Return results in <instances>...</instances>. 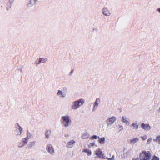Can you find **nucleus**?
I'll return each mask as SVG.
<instances>
[{
    "mask_svg": "<svg viewBox=\"0 0 160 160\" xmlns=\"http://www.w3.org/2000/svg\"><path fill=\"white\" fill-rule=\"evenodd\" d=\"M62 125L65 128H68L72 124L71 118L67 115L62 117L61 119Z\"/></svg>",
    "mask_w": 160,
    "mask_h": 160,
    "instance_id": "f257e3e1",
    "label": "nucleus"
},
{
    "mask_svg": "<svg viewBox=\"0 0 160 160\" xmlns=\"http://www.w3.org/2000/svg\"><path fill=\"white\" fill-rule=\"evenodd\" d=\"M85 102L83 99H79L73 101L71 105V108L73 110H76L79 107L82 105Z\"/></svg>",
    "mask_w": 160,
    "mask_h": 160,
    "instance_id": "f03ea898",
    "label": "nucleus"
},
{
    "mask_svg": "<svg viewBox=\"0 0 160 160\" xmlns=\"http://www.w3.org/2000/svg\"><path fill=\"white\" fill-rule=\"evenodd\" d=\"M151 154L149 151H145L141 152L140 154V158L141 160H149L151 158Z\"/></svg>",
    "mask_w": 160,
    "mask_h": 160,
    "instance_id": "7ed1b4c3",
    "label": "nucleus"
},
{
    "mask_svg": "<svg viewBox=\"0 0 160 160\" xmlns=\"http://www.w3.org/2000/svg\"><path fill=\"white\" fill-rule=\"evenodd\" d=\"M33 135L28 130L27 131V136L25 138H22V142L24 144H27L29 140L32 137Z\"/></svg>",
    "mask_w": 160,
    "mask_h": 160,
    "instance_id": "20e7f679",
    "label": "nucleus"
},
{
    "mask_svg": "<svg viewBox=\"0 0 160 160\" xmlns=\"http://www.w3.org/2000/svg\"><path fill=\"white\" fill-rule=\"evenodd\" d=\"M116 120V118L114 116H112L108 119L106 121L107 127L112 125Z\"/></svg>",
    "mask_w": 160,
    "mask_h": 160,
    "instance_id": "39448f33",
    "label": "nucleus"
},
{
    "mask_svg": "<svg viewBox=\"0 0 160 160\" xmlns=\"http://www.w3.org/2000/svg\"><path fill=\"white\" fill-rule=\"evenodd\" d=\"M16 134L17 135H20L22 133V128L20 126L18 123L16 125Z\"/></svg>",
    "mask_w": 160,
    "mask_h": 160,
    "instance_id": "423d86ee",
    "label": "nucleus"
},
{
    "mask_svg": "<svg viewBox=\"0 0 160 160\" xmlns=\"http://www.w3.org/2000/svg\"><path fill=\"white\" fill-rule=\"evenodd\" d=\"M100 98H97L93 104V106L92 109V112H94L96 110V109L98 108L99 106V104H100Z\"/></svg>",
    "mask_w": 160,
    "mask_h": 160,
    "instance_id": "0eeeda50",
    "label": "nucleus"
},
{
    "mask_svg": "<svg viewBox=\"0 0 160 160\" xmlns=\"http://www.w3.org/2000/svg\"><path fill=\"white\" fill-rule=\"evenodd\" d=\"M47 151L52 155H53L55 154L54 149L52 145H48L47 146Z\"/></svg>",
    "mask_w": 160,
    "mask_h": 160,
    "instance_id": "6e6552de",
    "label": "nucleus"
},
{
    "mask_svg": "<svg viewBox=\"0 0 160 160\" xmlns=\"http://www.w3.org/2000/svg\"><path fill=\"white\" fill-rule=\"evenodd\" d=\"M58 96L61 99L64 98L66 96V93L64 92H63V91L61 90H58L57 93Z\"/></svg>",
    "mask_w": 160,
    "mask_h": 160,
    "instance_id": "1a4fd4ad",
    "label": "nucleus"
},
{
    "mask_svg": "<svg viewBox=\"0 0 160 160\" xmlns=\"http://www.w3.org/2000/svg\"><path fill=\"white\" fill-rule=\"evenodd\" d=\"M47 61L46 58H40L37 59L35 61V64L37 66L41 63H45Z\"/></svg>",
    "mask_w": 160,
    "mask_h": 160,
    "instance_id": "9d476101",
    "label": "nucleus"
},
{
    "mask_svg": "<svg viewBox=\"0 0 160 160\" xmlns=\"http://www.w3.org/2000/svg\"><path fill=\"white\" fill-rule=\"evenodd\" d=\"M102 12L103 15L106 16H109L111 13L110 11L107 8H103L102 10Z\"/></svg>",
    "mask_w": 160,
    "mask_h": 160,
    "instance_id": "9b49d317",
    "label": "nucleus"
},
{
    "mask_svg": "<svg viewBox=\"0 0 160 160\" xmlns=\"http://www.w3.org/2000/svg\"><path fill=\"white\" fill-rule=\"evenodd\" d=\"M75 141L73 140H71L68 142L66 147L69 148H72L75 145Z\"/></svg>",
    "mask_w": 160,
    "mask_h": 160,
    "instance_id": "f8f14e48",
    "label": "nucleus"
},
{
    "mask_svg": "<svg viewBox=\"0 0 160 160\" xmlns=\"http://www.w3.org/2000/svg\"><path fill=\"white\" fill-rule=\"evenodd\" d=\"M141 126L142 128L145 131H148L151 129V127L149 124H145L142 123Z\"/></svg>",
    "mask_w": 160,
    "mask_h": 160,
    "instance_id": "ddd939ff",
    "label": "nucleus"
},
{
    "mask_svg": "<svg viewBox=\"0 0 160 160\" xmlns=\"http://www.w3.org/2000/svg\"><path fill=\"white\" fill-rule=\"evenodd\" d=\"M36 141L35 140H32L29 142L27 145V148L30 149L34 147L35 145Z\"/></svg>",
    "mask_w": 160,
    "mask_h": 160,
    "instance_id": "4468645a",
    "label": "nucleus"
},
{
    "mask_svg": "<svg viewBox=\"0 0 160 160\" xmlns=\"http://www.w3.org/2000/svg\"><path fill=\"white\" fill-rule=\"evenodd\" d=\"M38 2V0H30L29 3L27 4V6L29 7L36 5Z\"/></svg>",
    "mask_w": 160,
    "mask_h": 160,
    "instance_id": "2eb2a0df",
    "label": "nucleus"
},
{
    "mask_svg": "<svg viewBox=\"0 0 160 160\" xmlns=\"http://www.w3.org/2000/svg\"><path fill=\"white\" fill-rule=\"evenodd\" d=\"M121 121L125 123L126 125L128 126L130 124L129 119L126 117H122Z\"/></svg>",
    "mask_w": 160,
    "mask_h": 160,
    "instance_id": "dca6fc26",
    "label": "nucleus"
},
{
    "mask_svg": "<svg viewBox=\"0 0 160 160\" xmlns=\"http://www.w3.org/2000/svg\"><path fill=\"white\" fill-rule=\"evenodd\" d=\"M139 141V139L138 138H134L132 139H131L129 141V143L134 145L135 144L138 142Z\"/></svg>",
    "mask_w": 160,
    "mask_h": 160,
    "instance_id": "f3484780",
    "label": "nucleus"
},
{
    "mask_svg": "<svg viewBox=\"0 0 160 160\" xmlns=\"http://www.w3.org/2000/svg\"><path fill=\"white\" fill-rule=\"evenodd\" d=\"M95 154L99 158H102L103 154L102 152L100 150V149H98L95 151Z\"/></svg>",
    "mask_w": 160,
    "mask_h": 160,
    "instance_id": "a211bd4d",
    "label": "nucleus"
},
{
    "mask_svg": "<svg viewBox=\"0 0 160 160\" xmlns=\"http://www.w3.org/2000/svg\"><path fill=\"white\" fill-rule=\"evenodd\" d=\"M131 126L132 129L137 130L138 129L139 125L136 122L132 123L131 125Z\"/></svg>",
    "mask_w": 160,
    "mask_h": 160,
    "instance_id": "6ab92c4d",
    "label": "nucleus"
},
{
    "mask_svg": "<svg viewBox=\"0 0 160 160\" xmlns=\"http://www.w3.org/2000/svg\"><path fill=\"white\" fill-rule=\"evenodd\" d=\"M51 130H47L45 133V138L46 139H48L51 135Z\"/></svg>",
    "mask_w": 160,
    "mask_h": 160,
    "instance_id": "aec40b11",
    "label": "nucleus"
},
{
    "mask_svg": "<svg viewBox=\"0 0 160 160\" xmlns=\"http://www.w3.org/2000/svg\"><path fill=\"white\" fill-rule=\"evenodd\" d=\"M89 137V135L87 132L84 133L82 136V139H86L88 138Z\"/></svg>",
    "mask_w": 160,
    "mask_h": 160,
    "instance_id": "412c9836",
    "label": "nucleus"
},
{
    "mask_svg": "<svg viewBox=\"0 0 160 160\" xmlns=\"http://www.w3.org/2000/svg\"><path fill=\"white\" fill-rule=\"evenodd\" d=\"M99 140L98 142L101 144H103L105 143V138L103 137L100 138L99 137H98Z\"/></svg>",
    "mask_w": 160,
    "mask_h": 160,
    "instance_id": "4be33fe9",
    "label": "nucleus"
},
{
    "mask_svg": "<svg viewBox=\"0 0 160 160\" xmlns=\"http://www.w3.org/2000/svg\"><path fill=\"white\" fill-rule=\"evenodd\" d=\"M153 140L158 142V144H160V135L158 136L156 138L154 139Z\"/></svg>",
    "mask_w": 160,
    "mask_h": 160,
    "instance_id": "5701e85b",
    "label": "nucleus"
},
{
    "mask_svg": "<svg viewBox=\"0 0 160 160\" xmlns=\"http://www.w3.org/2000/svg\"><path fill=\"white\" fill-rule=\"evenodd\" d=\"M83 152H85L87 153L88 155H90L92 154V152L91 151L87 149H84L83 150Z\"/></svg>",
    "mask_w": 160,
    "mask_h": 160,
    "instance_id": "b1692460",
    "label": "nucleus"
},
{
    "mask_svg": "<svg viewBox=\"0 0 160 160\" xmlns=\"http://www.w3.org/2000/svg\"><path fill=\"white\" fill-rule=\"evenodd\" d=\"M13 3H10L9 2H8V3L7 4L6 6V9L7 10H8L9 9L11 8L12 5Z\"/></svg>",
    "mask_w": 160,
    "mask_h": 160,
    "instance_id": "393cba45",
    "label": "nucleus"
},
{
    "mask_svg": "<svg viewBox=\"0 0 160 160\" xmlns=\"http://www.w3.org/2000/svg\"><path fill=\"white\" fill-rule=\"evenodd\" d=\"M36 130L35 127H32L30 128V131H29L33 135L32 133L34 132Z\"/></svg>",
    "mask_w": 160,
    "mask_h": 160,
    "instance_id": "a878e982",
    "label": "nucleus"
},
{
    "mask_svg": "<svg viewBox=\"0 0 160 160\" xmlns=\"http://www.w3.org/2000/svg\"><path fill=\"white\" fill-rule=\"evenodd\" d=\"M94 146H97L96 145H95V144L94 143H90L88 145V147L89 148H91V147H93Z\"/></svg>",
    "mask_w": 160,
    "mask_h": 160,
    "instance_id": "bb28decb",
    "label": "nucleus"
},
{
    "mask_svg": "<svg viewBox=\"0 0 160 160\" xmlns=\"http://www.w3.org/2000/svg\"><path fill=\"white\" fill-rule=\"evenodd\" d=\"M152 141V138H148L147 140V144H150L151 142Z\"/></svg>",
    "mask_w": 160,
    "mask_h": 160,
    "instance_id": "cd10ccee",
    "label": "nucleus"
},
{
    "mask_svg": "<svg viewBox=\"0 0 160 160\" xmlns=\"http://www.w3.org/2000/svg\"><path fill=\"white\" fill-rule=\"evenodd\" d=\"M97 138V136L96 135H94L90 137V138L92 139H96Z\"/></svg>",
    "mask_w": 160,
    "mask_h": 160,
    "instance_id": "c85d7f7f",
    "label": "nucleus"
},
{
    "mask_svg": "<svg viewBox=\"0 0 160 160\" xmlns=\"http://www.w3.org/2000/svg\"><path fill=\"white\" fill-rule=\"evenodd\" d=\"M118 129H119L120 131L122 130L123 129V127L122 126L118 125Z\"/></svg>",
    "mask_w": 160,
    "mask_h": 160,
    "instance_id": "c756f323",
    "label": "nucleus"
},
{
    "mask_svg": "<svg viewBox=\"0 0 160 160\" xmlns=\"http://www.w3.org/2000/svg\"><path fill=\"white\" fill-rule=\"evenodd\" d=\"M73 72H74V69H73L72 70L70 71V72L69 73L68 75L70 76L72 75V74H73Z\"/></svg>",
    "mask_w": 160,
    "mask_h": 160,
    "instance_id": "7c9ffc66",
    "label": "nucleus"
},
{
    "mask_svg": "<svg viewBox=\"0 0 160 160\" xmlns=\"http://www.w3.org/2000/svg\"><path fill=\"white\" fill-rule=\"evenodd\" d=\"M141 138L143 140H145L147 139V136L146 135H145L143 136H141Z\"/></svg>",
    "mask_w": 160,
    "mask_h": 160,
    "instance_id": "2f4dec72",
    "label": "nucleus"
},
{
    "mask_svg": "<svg viewBox=\"0 0 160 160\" xmlns=\"http://www.w3.org/2000/svg\"><path fill=\"white\" fill-rule=\"evenodd\" d=\"M153 159L154 160H159V158L156 156H154Z\"/></svg>",
    "mask_w": 160,
    "mask_h": 160,
    "instance_id": "473e14b6",
    "label": "nucleus"
},
{
    "mask_svg": "<svg viewBox=\"0 0 160 160\" xmlns=\"http://www.w3.org/2000/svg\"><path fill=\"white\" fill-rule=\"evenodd\" d=\"M15 0H9V2L12 3H13Z\"/></svg>",
    "mask_w": 160,
    "mask_h": 160,
    "instance_id": "72a5a7b5",
    "label": "nucleus"
},
{
    "mask_svg": "<svg viewBox=\"0 0 160 160\" xmlns=\"http://www.w3.org/2000/svg\"><path fill=\"white\" fill-rule=\"evenodd\" d=\"M108 160H114L112 158H108V157H106V158Z\"/></svg>",
    "mask_w": 160,
    "mask_h": 160,
    "instance_id": "f704fd0d",
    "label": "nucleus"
},
{
    "mask_svg": "<svg viewBox=\"0 0 160 160\" xmlns=\"http://www.w3.org/2000/svg\"><path fill=\"white\" fill-rule=\"evenodd\" d=\"M64 136H65V137L66 138H67L69 136V135L67 134H65V135Z\"/></svg>",
    "mask_w": 160,
    "mask_h": 160,
    "instance_id": "c9c22d12",
    "label": "nucleus"
},
{
    "mask_svg": "<svg viewBox=\"0 0 160 160\" xmlns=\"http://www.w3.org/2000/svg\"><path fill=\"white\" fill-rule=\"evenodd\" d=\"M157 11H158L160 13V8H158L157 9Z\"/></svg>",
    "mask_w": 160,
    "mask_h": 160,
    "instance_id": "e433bc0d",
    "label": "nucleus"
},
{
    "mask_svg": "<svg viewBox=\"0 0 160 160\" xmlns=\"http://www.w3.org/2000/svg\"><path fill=\"white\" fill-rule=\"evenodd\" d=\"M111 158H112L114 160H115V159H114V155H112V156Z\"/></svg>",
    "mask_w": 160,
    "mask_h": 160,
    "instance_id": "4c0bfd02",
    "label": "nucleus"
},
{
    "mask_svg": "<svg viewBox=\"0 0 160 160\" xmlns=\"http://www.w3.org/2000/svg\"><path fill=\"white\" fill-rule=\"evenodd\" d=\"M63 89L64 90H67V88L66 87L63 88Z\"/></svg>",
    "mask_w": 160,
    "mask_h": 160,
    "instance_id": "58836bf2",
    "label": "nucleus"
},
{
    "mask_svg": "<svg viewBox=\"0 0 160 160\" xmlns=\"http://www.w3.org/2000/svg\"><path fill=\"white\" fill-rule=\"evenodd\" d=\"M133 160H139V158H136L134 160V159H133Z\"/></svg>",
    "mask_w": 160,
    "mask_h": 160,
    "instance_id": "ea45409f",
    "label": "nucleus"
},
{
    "mask_svg": "<svg viewBox=\"0 0 160 160\" xmlns=\"http://www.w3.org/2000/svg\"><path fill=\"white\" fill-rule=\"evenodd\" d=\"M158 111L160 112V108L158 109Z\"/></svg>",
    "mask_w": 160,
    "mask_h": 160,
    "instance_id": "a19ab883",
    "label": "nucleus"
},
{
    "mask_svg": "<svg viewBox=\"0 0 160 160\" xmlns=\"http://www.w3.org/2000/svg\"><path fill=\"white\" fill-rule=\"evenodd\" d=\"M126 154H127V153H125L124 154V155L125 156V155Z\"/></svg>",
    "mask_w": 160,
    "mask_h": 160,
    "instance_id": "79ce46f5",
    "label": "nucleus"
},
{
    "mask_svg": "<svg viewBox=\"0 0 160 160\" xmlns=\"http://www.w3.org/2000/svg\"><path fill=\"white\" fill-rule=\"evenodd\" d=\"M151 160H154V159H152Z\"/></svg>",
    "mask_w": 160,
    "mask_h": 160,
    "instance_id": "37998d69",
    "label": "nucleus"
}]
</instances>
